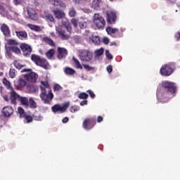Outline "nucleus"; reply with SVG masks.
Instances as JSON below:
<instances>
[{
    "mask_svg": "<svg viewBox=\"0 0 180 180\" xmlns=\"http://www.w3.org/2000/svg\"><path fill=\"white\" fill-rule=\"evenodd\" d=\"M41 94L39 95L42 102L45 103V105H50V102L53 101V98H54V94H53V91H51V87L49 85L47 82H41Z\"/></svg>",
    "mask_w": 180,
    "mask_h": 180,
    "instance_id": "1",
    "label": "nucleus"
},
{
    "mask_svg": "<svg viewBox=\"0 0 180 180\" xmlns=\"http://www.w3.org/2000/svg\"><path fill=\"white\" fill-rule=\"evenodd\" d=\"M50 4H52L54 8H51V11L56 19H63L65 18V13L64 11L58 9V8H65L67 5L63 0H48Z\"/></svg>",
    "mask_w": 180,
    "mask_h": 180,
    "instance_id": "2",
    "label": "nucleus"
},
{
    "mask_svg": "<svg viewBox=\"0 0 180 180\" xmlns=\"http://www.w3.org/2000/svg\"><path fill=\"white\" fill-rule=\"evenodd\" d=\"M64 29H66L68 33H71V30H72V27H71V23L67 18H63L62 20V24L60 27H56V33L60 37V39L63 40H67V39H68V34L64 31Z\"/></svg>",
    "mask_w": 180,
    "mask_h": 180,
    "instance_id": "3",
    "label": "nucleus"
},
{
    "mask_svg": "<svg viewBox=\"0 0 180 180\" xmlns=\"http://www.w3.org/2000/svg\"><path fill=\"white\" fill-rule=\"evenodd\" d=\"M162 86L164 89V91L166 92V94H168V95H175L176 94V86H175V84L174 82H169V81H163L162 82Z\"/></svg>",
    "mask_w": 180,
    "mask_h": 180,
    "instance_id": "4",
    "label": "nucleus"
},
{
    "mask_svg": "<svg viewBox=\"0 0 180 180\" xmlns=\"http://www.w3.org/2000/svg\"><path fill=\"white\" fill-rule=\"evenodd\" d=\"M93 22L98 29H103L106 23L105 18H103V17H102L99 13L94 14L93 17Z\"/></svg>",
    "mask_w": 180,
    "mask_h": 180,
    "instance_id": "5",
    "label": "nucleus"
},
{
    "mask_svg": "<svg viewBox=\"0 0 180 180\" xmlns=\"http://www.w3.org/2000/svg\"><path fill=\"white\" fill-rule=\"evenodd\" d=\"M94 53L88 50H83L79 54V58L81 61L88 63L92 60Z\"/></svg>",
    "mask_w": 180,
    "mask_h": 180,
    "instance_id": "6",
    "label": "nucleus"
},
{
    "mask_svg": "<svg viewBox=\"0 0 180 180\" xmlns=\"http://www.w3.org/2000/svg\"><path fill=\"white\" fill-rule=\"evenodd\" d=\"M160 72L161 75L165 77H169V75L174 72V69L171 68L170 65H165L162 68H160Z\"/></svg>",
    "mask_w": 180,
    "mask_h": 180,
    "instance_id": "7",
    "label": "nucleus"
},
{
    "mask_svg": "<svg viewBox=\"0 0 180 180\" xmlns=\"http://www.w3.org/2000/svg\"><path fill=\"white\" fill-rule=\"evenodd\" d=\"M70 106V102H66L63 103V105H55L52 107L53 112H60V113H63V112H65L67 110V108Z\"/></svg>",
    "mask_w": 180,
    "mask_h": 180,
    "instance_id": "8",
    "label": "nucleus"
},
{
    "mask_svg": "<svg viewBox=\"0 0 180 180\" xmlns=\"http://www.w3.org/2000/svg\"><path fill=\"white\" fill-rule=\"evenodd\" d=\"M18 113H19L21 117H24V119H25L27 123H30L31 122H32L33 117H32V116L30 115H27V114L25 112V110H23V108H22L21 107H18Z\"/></svg>",
    "mask_w": 180,
    "mask_h": 180,
    "instance_id": "9",
    "label": "nucleus"
},
{
    "mask_svg": "<svg viewBox=\"0 0 180 180\" xmlns=\"http://www.w3.org/2000/svg\"><path fill=\"white\" fill-rule=\"evenodd\" d=\"M106 15L107 22L108 23H110V25L115 23V22H116V19H117V18L116 17V13L112 11H108L106 12Z\"/></svg>",
    "mask_w": 180,
    "mask_h": 180,
    "instance_id": "10",
    "label": "nucleus"
},
{
    "mask_svg": "<svg viewBox=\"0 0 180 180\" xmlns=\"http://www.w3.org/2000/svg\"><path fill=\"white\" fill-rule=\"evenodd\" d=\"M24 11H27L30 19H32V20H37V13H36V11L32 8L28 6L25 8Z\"/></svg>",
    "mask_w": 180,
    "mask_h": 180,
    "instance_id": "11",
    "label": "nucleus"
},
{
    "mask_svg": "<svg viewBox=\"0 0 180 180\" xmlns=\"http://www.w3.org/2000/svg\"><path fill=\"white\" fill-rule=\"evenodd\" d=\"M25 79L26 81H28V82H32L34 83L36 81H37V78H39V75L36 74V72H30L29 74L24 75Z\"/></svg>",
    "mask_w": 180,
    "mask_h": 180,
    "instance_id": "12",
    "label": "nucleus"
},
{
    "mask_svg": "<svg viewBox=\"0 0 180 180\" xmlns=\"http://www.w3.org/2000/svg\"><path fill=\"white\" fill-rule=\"evenodd\" d=\"M16 99H20V96L15 91V89L10 90V101L13 105L16 104Z\"/></svg>",
    "mask_w": 180,
    "mask_h": 180,
    "instance_id": "13",
    "label": "nucleus"
},
{
    "mask_svg": "<svg viewBox=\"0 0 180 180\" xmlns=\"http://www.w3.org/2000/svg\"><path fill=\"white\" fill-rule=\"evenodd\" d=\"M20 49H21L24 56H30V54L32 53V48L30 47V46H29L26 44H22L20 46Z\"/></svg>",
    "mask_w": 180,
    "mask_h": 180,
    "instance_id": "14",
    "label": "nucleus"
},
{
    "mask_svg": "<svg viewBox=\"0 0 180 180\" xmlns=\"http://www.w3.org/2000/svg\"><path fill=\"white\" fill-rule=\"evenodd\" d=\"M41 18L46 20V22H54V17L49 11H44L41 14Z\"/></svg>",
    "mask_w": 180,
    "mask_h": 180,
    "instance_id": "15",
    "label": "nucleus"
},
{
    "mask_svg": "<svg viewBox=\"0 0 180 180\" xmlns=\"http://www.w3.org/2000/svg\"><path fill=\"white\" fill-rule=\"evenodd\" d=\"M18 43L15 39H8L7 43L5 44L6 50L8 52V50L18 46Z\"/></svg>",
    "mask_w": 180,
    "mask_h": 180,
    "instance_id": "16",
    "label": "nucleus"
},
{
    "mask_svg": "<svg viewBox=\"0 0 180 180\" xmlns=\"http://www.w3.org/2000/svg\"><path fill=\"white\" fill-rule=\"evenodd\" d=\"M58 58L61 59V58H65V57L67 56V54L68 52L67 51V49L64 48H58Z\"/></svg>",
    "mask_w": 180,
    "mask_h": 180,
    "instance_id": "17",
    "label": "nucleus"
},
{
    "mask_svg": "<svg viewBox=\"0 0 180 180\" xmlns=\"http://www.w3.org/2000/svg\"><path fill=\"white\" fill-rule=\"evenodd\" d=\"M2 113L5 117H9L13 113V109L9 106L4 107L2 110Z\"/></svg>",
    "mask_w": 180,
    "mask_h": 180,
    "instance_id": "18",
    "label": "nucleus"
},
{
    "mask_svg": "<svg viewBox=\"0 0 180 180\" xmlns=\"http://www.w3.org/2000/svg\"><path fill=\"white\" fill-rule=\"evenodd\" d=\"M102 0H93L91 1V8L96 11H99V9H101V6H102Z\"/></svg>",
    "mask_w": 180,
    "mask_h": 180,
    "instance_id": "19",
    "label": "nucleus"
},
{
    "mask_svg": "<svg viewBox=\"0 0 180 180\" xmlns=\"http://www.w3.org/2000/svg\"><path fill=\"white\" fill-rule=\"evenodd\" d=\"M15 34L20 40H26L27 39V33L25 31H16Z\"/></svg>",
    "mask_w": 180,
    "mask_h": 180,
    "instance_id": "20",
    "label": "nucleus"
},
{
    "mask_svg": "<svg viewBox=\"0 0 180 180\" xmlns=\"http://www.w3.org/2000/svg\"><path fill=\"white\" fill-rule=\"evenodd\" d=\"M1 30L4 33V36H9L11 31L9 30V27L6 24H2L1 26Z\"/></svg>",
    "mask_w": 180,
    "mask_h": 180,
    "instance_id": "21",
    "label": "nucleus"
},
{
    "mask_svg": "<svg viewBox=\"0 0 180 180\" xmlns=\"http://www.w3.org/2000/svg\"><path fill=\"white\" fill-rule=\"evenodd\" d=\"M24 86H26V81H25V79L22 78L18 79V84L17 86V89L18 91H22Z\"/></svg>",
    "mask_w": 180,
    "mask_h": 180,
    "instance_id": "22",
    "label": "nucleus"
},
{
    "mask_svg": "<svg viewBox=\"0 0 180 180\" xmlns=\"http://www.w3.org/2000/svg\"><path fill=\"white\" fill-rule=\"evenodd\" d=\"M39 63H38L37 65H39L40 67H43L46 70H47V68H49V63L47 62V60L46 59L40 58Z\"/></svg>",
    "mask_w": 180,
    "mask_h": 180,
    "instance_id": "23",
    "label": "nucleus"
},
{
    "mask_svg": "<svg viewBox=\"0 0 180 180\" xmlns=\"http://www.w3.org/2000/svg\"><path fill=\"white\" fill-rule=\"evenodd\" d=\"M19 101H20L21 105L25 106V108L29 107V98L27 97H20Z\"/></svg>",
    "mask_w": 180,
    "mask_h": 180,
    "instance_id": "24",
    "label": "nucleus"
},
{
    "mask_svg": "<svg viewBox=\"0 0 180 180\" xmlns=\"http://www.w3.org/2000/svg\"><path fill=\"white\" fill-rule=\"evenodd\" d=\"M27 88L28 91H30V92H31L32 94H33L34 92H37V91H39V87H37V86H34L33 84L27 85Z\"/></svg>",
    "mask_w": 180,
    "mask_h": 180,
    "instance_id": "25",
    "label": "nucleus"
},
{
    "mask_svg": "<svg viewBox=\"0 0 180 180\" xmlns=\"http://www.w3.org/2000/svg\"><path fill=\"white\" fill-rule=\"evenodd\" d=\"M27 26L31 30H34V32H41L42 30L39 25L28 24Z\"/></svg>",
    "mask_w": 180,
    "mask_h": 180,
    "instance_id": "26",
    "label": "nucleus"
},
{
    "mask_svg": "<svg viewBox=\"0 0 180 180\" xmlns=\"http://www.w3.org/2000/svg\"><path fill=\"white\" fill-rule=\"evenodd\" d=\"M28 106L31 108V109H36L37 108V104L33 98H30L28 101Z\"/></svg>",
    "mask_w": 180,
    "mask_h": 180,
    "instance_id": "27",
    "label": "nucleus"
},
{
    "mask_svg": "<svg viewBox=\"0 0 180 180\" xmlns=\"http://www.w3.org/2000/svg\"><path fill=\"white\" fill-rule=\"evenodd\" d=\"M106 32L108 34H115V33H117V32H119V30L117 28H112V27H108L106 28Z\"/></svg>",
    "mask_w": 180,
    "mask_h": 180,
    "instance_id": "28",
    "label": "nucleus"
},
{
    "mask_svg": "<svg viewBox=\"0 0 180 180\" xmlns=\"http://www.w3.org/2000/svg\"><path fill=\"white\" fill-rule=\"evenodd\" d=\"M87 25L86 20H80L79 21V27L80 29H86Z\"/></svg>",
    "mask_w": 180,
    "mask_h": 180,
    "instance_id": "29",
    "label": "nucleus"
},
{
    "mask_svg": "<svg viewBox=\"0 0 180 180\" xmlns=\"http://www.w3.org/2000/svg\"><path fill=\"white\" fill-rule=\"evenodd\" d=\"M11 51H13V53H15V54H19V53H20V49L19 47H18V46H12V48H10V49L8 50V54H9Z\"/></svg>",
    "mask_w": 180,
    "mask_h": 180,
    "instance_id": "30",
    "label": "nucleus"
},
{
    "mask_svg": "<svg viewBox=\"0 0 180 180\" xmlns=\"http://www.w3.org/2000/svg\"><path fill=\"white\" fill-rule=\"evenodd\" d=\"M3 84L5 85L6 88H7V89H9L10 91L13 89V87L11 86V82H9L6 78L3 79Z\"/></svg>",
    "mask_w": 180,
    "mask_h": 180,
    "instance_id": "31",
    "label": "nucleus"
},
{
    "mask_svg": "<svg viewBox=\"0 0 180 180\" xmlns=\"http://www.w3.org/2000/svg\"><path fill=\"white\" fill-rule=\"evenodd\" d=\"M72 60L76 68H77L79 70H82V65L79 63V60L75 58V57L72 58Z\"/></svg>",
    "mask_w": 180,
    "mask_h": 180,
    "instance_id": "32",
    "label": "nucleus"
},
{
    "mask_svg": "<svg viewBox=\"0 0 180 180\" xmlns=\"http://www.w3.org/2000/svg\"><path fill=\"white\" fill-rule=\"evenodd\" d=\"M89 123H91V120H85L83 122V127L85 129V130H90V129H92V127H89Z\"/></svg>",
    "mask_w": 180,
    "mask_h": 180,
    "instance_id": "33",
    "label": "nucleus"
},
{
    "mask_svg": "<svg viewBox=\"0 0 180 180\" xmlns=\"http://www.w3.org/2000/svg\"><path fill=\"white\" fill-rule=\"evenodd\" d=\"M64 71L66 75H74L75 74V70L71 68H66Z\"/></svg>",
    "mask_w": 180,
    "mask_h": 180,
    "instance_id": "34",
    "label": "nucleus"
},
{
    "mask_svg": "<svg viewBox=\"0 0 180 180\" xmlns=\"http://www.w3.org/2000/svg\"><path fill=\"white\" fill-rule=\"evenodd\" d=\"M53 56H54V49H49L46 53V58H49V60H51V58H53Z\"/></svg>",
    "mask_w": 180,
    "mask_h": 180,
    "instance_id": "35",
    "label": "nucleus"
},
{
    "mask_svg": "<svg viewBox=\"0 0 180 180\" xmlns=\"http://www.w3.org/2000/svg\"><path fill=\"white\" fill-rule=\"evenodd\" d=\"M68 15H69V16H70V18H74V17L77 16V11L75 10L74 8H70L69 9Z\"/></svg>",
    "mask_w": 180,
    "mask_h": 180,
    "instance_id": "36",
    "label": "nucleus"
},
{
    "mask_svg": "<svg viewBox=\"0 0 180 180\" xmlns=\"http://www.w3.org/2000/svg\"><path fill=\"white\" fill-rule=\"evenodd\" d=\"M40 56H36V55H32L31 56V60L32 61H34L37 65L39 63V62L40 61Z\"/></svg>",
    "mask_w": 180,
    "mask_h": 180,
    "instance_id": "37",
    "label": "nucleus"
},
{
    "mask_svg": "<svg viewBox=\"0 0 180 180\" xmlns=\"http://www.w3.org/2000/svg\"><path fill=\"white\" fill-rule=\"evenodd\" d=\"M44 41L45 43H47V44H49V46H54V41H53L52 39L49 37H44Z\"/></svg>",
    "mask_w": 180,
    "mask_h": 180,
    "instance_id": "38",
    "label": "nucleus"
},
{
    "mask_svg": "<svg viewBox=\"0 0 180 180\" xmlns=\"http://www.w3.org/2000/svg\"><path fill=\"white\" fill-rule=\"evenodd\" d=\"M94 54L96 56V57H99L101 55L103 54V48H101L100 49L96 50L94 51Z\"/></svg>",
    "mask_w": 180,
    "mask_h": 180,
    "instance_id": "39",
    "label": "nucleus"
},
{
    "mask_svg": "<svg viewBox=\"0 0 180 180\" xmlns=\"http://www.w3.org/2000/svg\"><path fill=\"white\" fill-rule=\"evenodd\" d=\"M91 40L94 44H99L101 43V39L99 37H92Z\"/></svg>",
    "mask_w": 180,
    "mask_h": 180,
    "instance_id": "40",
    "label": "nucleus"
},
{
    "mask_svg": "<svg viewBox=\"0 0 180 180\" xmlns=\"http://www.w3.org/2000/svg\"><path fill=\"white\" fill-rule=\"evenodd\" d=\"M9 77L11 78H14L16 77V70L15 69H10Z\"/></svg>",
    "mask_w": 180,
    "mask_h": 180,
    "instance_id": "41",
    "label": "nucleus"
},
{
    "mask_svg": "<svg viewBox=\"0 0 180 180\" xmlns=\"http://www.w3.org/2000/svg\"><path fill=\"white\" fill-rule=\"evenodd\" d=\"M14 65L18 70H21L22 68H23V67H25L24 65L19 63V62L16 60L14 61Z\"/></svg>",
    "mask_w": 180,
    "mask_h": 180,
    "instance_id": "42",
    "label": "nucleus"
},
{
    "mask_svg": "<svg viewBox=\"0 0 180 180\" xmlns=\"http://www.w3.org/2000/svg\"><path fill=\"white\" fill-rule=\"evenodd\" d=\"M33 118H34V120H37L38 122L43 120V117L40 115L34 114L33 115Z\"/></svg>",
    "mask_w": 180,
    "mask_h": 180,
    "instance_id": "43",
    "label": "nucleus"
},
{
    "mask_svg": "<svg viewBox=\"0 0 180 180\" xmlns=\"http://www.w3.org/2000/svg\"><path fill=\"white\" fill-rule=\"evenodd\" d=\"M86 98H88V94H86V93H80L78 95V98L79 99H86Z\"/></svg>",
    "mask_w": 180,
    "mask_h": 180,
    "instance_id": "44",
    "label": "nucleus"
},
{
    "mask_svg": "<svg viewBox=\"0 0 180 180\" xmlns=\"http://www.w3.org/2000/svg\"><path fill=\"white\" fill-rule=\"evenodd\" d=\"M71 23L74 26V27H77L78 24L79 23V22H78V20H77V18H72L71 20Z\"/></svg>",
    "mask_w": 180,
    "mask_h": 180,
    "instance_id": "45",
    "label": "nucleus"
},
{
    "mask_svg": "<svg viewBox=\"0 0 180 180\" xmlns=\"http://www.w3.org/2000/svg\"><path fill=\"white\" fill-rule=\"evenodd\" d=\"M78 110H79V107L77 105H74L70 108L71 113H75V112H78Z\"/></svg>",
    "mask_w": 180,
    "mask_h": 180,
    "instance_id": "46",
    "label": "nucleus"
},
{
    "mask_svg": "<svg viewBox=\"0 0 180 180\" xmlns=\"http://www.w3.org/2000/svg\"><path fill=\"white\" fill-rule=\"evenodd\" d=\"M0 13L1 15H2V16H8V18H9V16L8 15V12L5 11V8L4 7H1L0 8Z\"/></svg>",
    "mask_w": 180,
    "mask_h": 180,
    "instance_id": "47",
    "label": "nucleus"
},
{
    "mask_svg": "<svg viewBox=\"0 0 180 180\" xmlns=\"http://www.w3.org/2000/svg\"><path fill=\"white\" fill-rule=\"evenodd\" d=\"M105 56L108 60H112V58H113V56L112 54H110V53H109V51L108 50L105 51Z\"/></svg>",
    "mask_w": 180,
    "mask_h": 180,
    "instance_id": "48",
    "label": "nucleus"
},
{
    "mask_svg": "<svg viewBox=\"0 0 180 180\" xmlns=\"http://www.w3.org/2000/svg\"><path fill=\"white\" fill-rule=\"evenodd\" d=\"M83 67L85 70H87V71H92V70H95V68L91 67L88 65H84Z\"/></svg>",
    "mask_w": 180,
    "mask_h": 180,
    "instance_id": "49",
    "label": "nucleus"
},
{
    "mask_svg": "<svg viewBox=\"0 0 180 180\" xmlns=\"http://www.w3.org/2000/svg\"><path fill=\"white\" fill-rule=\"evenodd\" d=\"M14 5H22L23 4V0H13Z\"/></svg>",
    "mask_w": 180,
    "mask_h": 180,
    "instance_id": "50",
    "label": "nucleus"
},
{
    "mask_svg": "<svg viewBox=\"0 0 180 180\" xmlns=\"http://www.w3.org/2000/svg\"><path fill=\"white\" fill-rule=\"evenodd\" d=\"M53 89L54 91H60L61 86H60L59 84H55L53 86Z\"/></svg>",
    "mask_w": 180,
    "mask_h": 180,
    "instance_id": "51",
    "label": "nucleus"
},
{
    "mask_svg": "<svg viewBox=\"0 0 180 180\" xmlns=\"http://www.w3.org/2000/svg\"><path fill=\"white\" fill-rule=\"evenodd\" d=\"M107 71H108V74H110V72H112V71H113V68H112V65H109L107 67Z\"/></svg>",
    "mask_w": 180,
    "mask_h": 180,
    "instance_id": "52",
    "label": "nucleus"
},
{
    "mask_svg": "<svg viewBox=\"0 0 180 180\" xmlns=\"http://www.w3.org/2000/svg\"><path fill=\"white\" fill-rule=\"evenodd\" d=\"M103 43L104 44H109V39L106 37L103 38Z\"/></svg>",
    "mask_w": 180,
    "mask_h": 180,
    "instance_id": "53",
    "label": "nucleus"
},
{
    "mask_svg": "<svg viewBox=\"0 0 180 180\" xmlns=\"http://www.w3.org/2000/svg\"><path fill=\"white\" fill-rule=\"evenodd\" d=\"M87 92L89 94V95H90V96H91V98H95V94L94 93H93V91H91V90H89V91H87Z\"/></svg>",
    "mask_w": 180,
    "mask_h": 180,
    "instance_id": "54",
    "label": "nucleus"
},
{
    "mask_svg": "<svg viewBox=\"0 0 180 180\" xmlns=\"http://www.w3.org/2000/svg\"><path fill=\"white\" fill-rule=\"evenodd\" d=\"M87 103H88V101L84 100V101H82L80 103V105H81V106H84V105H87Z\"/></svg>",
    "mask_w": 180,
    "mask_h": 180,
    "instance_id": "55",
    "label": "nucleus"
},
{
    "mask_svg": "<svg viewBox=\"0 0 180 180\" xmlns=\"http://www.w3.org/2000/svg\"><path fill=\"white\" fill-rule=\"evenodd\" d=\"M102 120H103V118L102 117L98 116V117H97V122H98V123H101V122H102Z\"/></svg>",
    "mask_w": 180,
    "mask_h": 180,
    "instance_id": "56",
    "label": "nucleus"
},
{
    "mask_svg": "<svg viewBox=\"0 0 180 180\" xmlns=\"http://www.w3.org/2000/svg\"><path fill=\"white\" fill-rule=\"evenodd\" d=\"M30 71H32L31 69H23L21 70V72H29Z\"/></svg>",
    "mask_w": 180,
    "mask_h": 180,
    "instance_id": "57",
    "label": "nucleus"
},
{
    "mask_svg": "<svg viewBox=\"0 0 180 180\" xmlns=\"http://www.w3.org/2000/svg\"><path fill=\"white\" fill-rule=\"evenodd\" d=\"M63 123H67V122H68V117H65L63 120H62Z\"/></svg>",
    "mask_w": 180,
    "mask_h": 180,
    "instance_id": "58",
    "label": "nucleus"
},
{
    "mask_svg": "<svg viewBox=\"0 0 180 180\" xmlns=\"http://www.w3.org/2000/svg\"><path fill=\"white\" fill-rule=\"evenodd\" d=\"M175 37H176V39L177 40H179V39H180V33L178 32V33L175 35Z\"/></svg>",
    "mask_w": 180,
    "mask_h": 180,
    "instance_id": "59",
    "label": "nucleus"
},
{
    "mask_svg": "<svg viewBox=\"0 0 180 180\" xmlns=\"http://www.w3.org/2000/svg\"><path fill=\"white\" fill-rule=\"evenodd\" d=\"M4 99L6 100V102L9 101V98L8 97V96H4Z\"/></svg>",
    "mask_w": 180,
    "mask_h": 180,
    "instance_id": "60",
    "label": "nucleus"
},
{
    "mask_svg": "<svg viewBox=\"0 0 180 180\" xmlns=\"http://www.w3.org/2000/svg\"><path fill=\"white\" fill-rule=\"evenodd\" d=\"M81 79H82V81H84V79H85V77H84V75L81 76Z\"/></svg>",
    "mask_w": 180,
    "mask_h": 180,
    "instance_id": "61",
    "label": "nucleus"
},
{
    "mask_svg": "<svg viewBox=\"0 0 180 180\" xmlns=\"http://www.w3.org/2000/svg\"><path fill=\"white\" fill-rule=\"evenodd\" d=\"M168 1H169V2L173 3V2H175L176 0H168Z\"/></svg>",
    "mask_w": 180,
    "mask_h": 180,
    "instance_id": "62",
    "label": "nucleus"
},
{
    "mask_svg": "<svg viewBox=\"0 0 180 180\" xmlns=\"http://www.w3.org/2000/svg\"><path fill=\"white\" fill-rule=\"evenodd\" d=\"M51 36H54L55 34H54V32H51Z\"/></svg>",
    "mask_w": 180,
    "mask_h": 180,
    "instance_id": "63",
    "label": "nucleus"
},
{
    "mask_svg": "<svg viewBox=\"0 0 180 180\" xmlns=\"http://www.w3.org/2000/svg\"><path fill=\"white\" fill-rule=\"evenodd\" d=\"M14 15H15V17L18 16L19 14L17 13H14Z\"/></svg>",
    "mask_w": 180,
    "mask_h": 180,
    "instance_id": "64",
    "label": "nucleus"
}]
</instances>
